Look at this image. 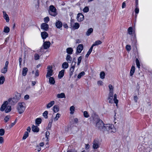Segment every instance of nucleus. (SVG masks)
<instances>
[{
	"instance_id": "obj_1",
	"label": "nucleus",
	"mask_w": 152,
	"mask_h": 152,
	"mask_svg": "<svg viewBox=\"0 0 152 152\" xmlns=\"http://www.w3.org/2000/svg\"><path fill=\"white\" fill-rule=\"evenodd\" d=\"M102 130L103 132L105 133H114L116 131L114 125L110 124H104Z\"/></svg>"
},
{
	"instance_id": "obj_2",
	"label": "nucleus",
	"mask_w": 152,
	"mask_h": 152,
	"mask_svg": "<svg viewBox=\"0 0 152 152\" xmlns=\"http://www.w3.org/2000/svg\"><path fill=\"white\" fill-rule=\"evenodd\" d=\"M8 102L6 101L4 102L0 108V110L3 111L4 110L6 113L10 112L11 110V107L10 105H8Z\"/></svg>"
},
{
	"instance_id": "obj_3",
	"label": "nucleus",
	"mask_w": 152,
	"mask_h": 152,
	"mask_svg": "<svg viewBox=\"0 0 152 152\" xmlns=\"http://www.w3.org/2000/svg\"><path fill=\"white\" fill-rule=\"evenodd\" d=\"M26 108V104L24 102H20L18 103L17 110L20 114L23 113L25 110Z\"/></svg>"
},
{
	"instance_id": "obj_4",
	"label": "nucleus",
	"mask_w": 152,
	"mask_h": 152,
	"mask_svg": "<svg viewBox=\"0 0 152 152\" xmlns=\"http://www.w3.org/2000/svg\"><path fill=\"white\" fill-rule=\"evenodd\" d=\"M113 93H109L108 97V102L110 103H112L113 101L114 103L116 104V106H117L118 101L117 99V95L116 94H114L113 99Z\"/></svg>"
},
{
	"instance_id": "obj_5",
	"label": "nucleus",
	"mask_w": 152,
	"mask_h": 152,
	"mask_svg": "<svg viewBox=\"0 0 152 152\" xmlns=\"http://www.w3.org/2000/svg\"><path fill=\"white\" fill-rule=\"evenodd\" d=\"M20 98V95L18 94L12 98L9 99L8 101L9 103L12 104H14L17 103Z\"/></svg>"
},
{
	"instance_id": "obj_6",
	"label": "nucleus",
	"mask_w": 152,
	"mask_h": 152,
	"mask_svg": "<svg viewBox=\"0 0 152 152\" xmlns=\"http://www.w3.org/2000/svg\"><path fill=\"white\" fill-rule=\"evenodd\" d=\"M127 32L129 34L132 35L133 39L136 41L137 39L136 34L134 33V31L133 30V28L131 26L129 27L128 29Z\"/></svg>"
},
{
	"instance_id": "obj_7",
	"label": "nucleus",
	"mask_w": 152,
	"mask_h": 152,
	"mask_svg": "<svg viewBox=\"0 0 152 152\" xmlns=\"http://www.w3.org/2000/svg\"><path fill=\"white\" fill-rule=\"evenodd\" d=\"M49 9V13L50 15L53 16L56 15L57 14L56 12V9L53 6H50Z\"/></svg>"
},
{
	"instance_id": "obj_8",
	"label": "nucleus",
	"mask_w": 152,
	"mask_h": 152,
	"mask_svg": "<svg viewBox=\"0 0 152 152\" xmlns=\"http://www.w3.org/2000/svg\"><path fill=\"white\" fill-rule=\"evenodd\" d=\"M104 124L102 120H98V121L96 122V126L99 130L103 132L102 129Z\"/></svg>"
},
{
	"instance_id": "obj_9",
	"label": "nucleus",
	"mask_w": 152,
	"mask_h": 152,
	"mask_svg": "<svg viewBox=\"0 0 152 152\" xmlns=\"http://www.w3.org/2000/svg\"><path fill=\"white\" fill-rule=\"evenodd\" d=\"M93 148L95 149L100 147V143L99 140L97 139L94 140L93 142Z\"/></svg>"
},
{
	"instance_id": "obj_10",
	"label": "nucleus",
	"mask_w": 152,
	"mask_h": 152,
	"mask_svg": "<svg viewBox=\"0 0 152 152\" xmlns=\"http://www.w3.org/2000/svg\"><path fill=\"white\" fill-rule=\"evenodd\" d=\"M52 67L50 66H48L47 73L46 75L47 78L50 77L53 75V70L52 69Z\"/></svg>"
},
{
	"instance_id": "obj_11",
	"label": "nucleus",
	"mask_w": 152,
	"mask_h": 152,
	"mask_svg": "<svg viewBox=\"0 0 152 152\" xmlns=\"http://www.w3.org/2000/svg\"><path fill=\"white\" fill-rule=\"evenodd\" d=\"M8 64L9 61H6L4 67L1 69V73L5 74L7 72V71Z\"/></svg>"
},
{
	"instance_id": "obj_12",
	"label": "nucleus",
	"mask_w": 152,
	"mask_h": 152,
	"mask_svg": "<svg viewBox=\"0 0 152 152\" xmlns=\"http://www.w3.org/2000/svg\"><path fill=\"white\" fill-rule=\"evenodd\" d=\"M84 18V15L81 13H79L77 16V19L78 22L83 21Z\"/></svg>"
},
{
	"instance_id": "obj_13",
	"label": "nucleus",
	"mask_w": 152,
	"mask_h": 152,
	"mask_svg": "<svg viewBox=\"0 0 152 152\" xmlns=\"http://www.w3.org/2000/svg\"><path fill=\"white\" fill-rule=\"evenodd\" d=\"M83 45L82 44L78 45L77 48L76 52L78 53H80L83 50Z\"/></svg>"
},
{
	"instance_id": "obj_14",
	"label": "nucleus",
	"mask_w": 152,
	"mask_h": 152,
	"mask_svg": "<svg viewBox=\"0 0 152 152\" xmlns=\"http://www.w3.org/2000/svg\"><path fill=\"white\" fill-rule=\"evenodd\" d=\"M51 43L49 41H46L44 42L43 44V48L45 49L49 48L50 45Z\"/></svg>"
},
{
	"instance_id": "obj_15",
	"label": "nucleus",
	"mask_w": 152,
	"mask_h": 152,
	"mask_svg": "<svg viewBox=\"0 0 152 152\" xmlns=\"http://www.w3.org/2000/svg\"><path fill=\"white\" fill-rule=\"evenodd\" d=\"M41 28L45 31H47L48 28V25L45 23H43L41 25Z\"/></svg>"
},
{
	"instance_id": "obj_16",
	"label": "nucleus",
	"mask_w": 152,
	"mask_h": 152,
	"mask_svg": "<svg viewBox=\"0 0 152 152\" xmlns=\"http://www.w3.org/2000/svg\"><path fill=\"white\" fill-rule=\"evenodd\" d=\"M3 12L4 18L5 20L7 22H8L9 21L10 19L8 15L5 12L3 11Z\"/></svg>"
},
{
	"instance_id": "obj_17",
	"label": "nucleus",
	"mask_w": 152,
	"mask_h": 152,
	"mask_svg": "<svg viewBox=\"0 0 152 152\" xmlns=\"http://www.w3.org/2000/svg\"><path fill=\"white\" fill-rule=\"evenodd\" d=\"M65 70L62 69L59 72L58 77L59 79H61L64 76Z\"/></svg>"
},
{
	"instance_id": "obj_18",
	"label": "nucleus",
	"mask_w": 152,
	"mask_h": 152,
	"mask_svg": "<svg viewBox=\"0 0 152 152\" xmlns=\"http://www.w3.org/2000/svg\"><path fill=\"white\" fill-rule=\"evenodd\" d=\"M32 129L33 132H38L39 131V128L37 126L33 125L32 126Z\"/></svg>"
},
{
	"instance_id": "obj_19",
	"label": "nucleus",
	"mask_w": 152,
	"mask_h": 152,
	"mask_svg": "<svg viewBox=\"0 0 152 152\" xmlns=\"http://www.w3.org/2000/svg\"><path fill=\"white\" fill-rule=\"evenodd\" d=\"M135 67L134 66H132L131 68V69H130V73H129L130 75L131 76H132V75H133V74L135 72Z\"/></svg>"
},
{
	"instance_id": "obj_20",
	"label": "nucleus",
	"mask_w": 152,
	"mask_h": 152,
	"mask_svg": "<svg viewBox=\"0 0 152 152\" xmlns=\"http://www.w3.org/2000/svg\"><path fill=\"white\" fill-rule=\"evenodd\" d=\"M41 35L43 39H45L48 37V33L45 31L41 32Z\"/></svg>"
},
{
	"instance_id": "obj_21",
	"label": "nucleus",
	"mask_w": 152,
	"mask_h": 152,
	"mask_svg": "<svg viewBox=\"0 0 152 152\" xmlns=\"http://www.w3.org/2000/svg\"><path fill=\"white\" fill-rule=\"evenodd\" d=\"M93 29L92 28H90L88 29L86 32V35L88 36H90L91 34L93 32Z\"/></svg>"
},
{
	"instance_id": "obj_22",
	"label": "nucleus",
	"mask_w": 152,
	"mask_h": 152,
	"mask_svg": "<svg viewBox=\"0 0 152 152\" xmlns=\"http://www.w3.org/2000/svg\"><path fill=\"white\" fill-rule=\"evenodd\" d=\"M55 102L53 101H51L48 103L46 106L47 108H50L52 107L54 104Z\"/></svg>"
},
{
	"instance_id": "obj_23",
	"label": "nucleus",
	"mask_w": 152,
	"mask_h": 152,
	"mask_svg": "<svg viewBox=\"0 0 152 152\" xmlns=\"http://www.w3.org/2000/svg\"><path fill=\"white\" fill-rule=\"evenodd\" d=\"M56 26L57 28H60L62 26V23L61 21L58 20L56 22Z\"/></svg>"
},
{
	"instance_id": "obj_24",
	"label": "nucleus",
	"mask_w": 152,
	"mask_h": 152,
	"mask_svg": "<svg viewBox=\"0 0 152 152\" xmlns=\"http://www.w3.org/2000/svg\"><path fill=\"white\" fill-rule=\"evenodd\" d=\"M102 42L100 40H98L95 42L92 45L91 47L93 48L94 46L101 44Z\"/></svg>"
},
{
	"instance_id": "obj_25",
	"label": "nucleus",
	"mask_w": 152,
	"mask_h": 152,
	"mask_svg": "<svg viewBox=\"0 0 152 152\" xmlns=\"http://www.w3.org/2000/svg\"><path fill=\"white\" fill-rule=\"evenodd\" d=\"M49 82L51 84L53 85L55 83V81L53 77H49Z\"/></svg>"
},
{
	"instance_id": "obj_26",
	"label": "nucleus",
	"mask_w": 152,
	"mask_h": 152,
	"mask_svg": "<svg viewBox=\"0 0 152 152\" xmlns=\"http://www.w3.org/2000/svg\"><path fill=\"white\" fill-rule=\"evenodd\" d=\"M28 71V69L26 67H24L22 71V75L23 76H25L26 75Z\"/></svg>"
},
{
	"instance_id": "obj_27",
	"label": "nucleus",
	"mask_w": 152,
	"mask_h": 152,
	"mask_svg": "<svg viewBox=\"0 0 152 152\" xmlns=\"http://www.w3.org/2000/svg\"><path fill=\"white\" fill-rule=\"evenodd\" d=\"M70 113L71 115H72L74 113L75 111V107L73 106H72L70 108Z\"/></svg>"
},
{
	"instance_id": "obj_28",
	"label": "nucleus",
	"mask_w": 152,
	"mask_h": 152,
	"mask_svg": "<svg viewBox=\"0 0 152 152\" xmlns=\"http://www.w3.org/2000/svg\"><path fill=\"white\" fill-rule=\"evenodd\" d=\"M69 67L68 63L66 62L63 63L62 64V68L64 69H66Z\"/></svg>"
},
{
	"instance_id": "obj_29",
	"label": "nucleus",
	"mask_w": 152,
	"mask_h": 152,
	"mask_svg": "<svg viewBox=\"0 0 152 152\" xmlns=\"http://www.w3.org/2000/svg\"><path fill=\"white\" fill-rule=\"evenodd\" d=\"M66 52L69 54H72V53L73 50L71 48H68L66 50Z\"/></svg>"
},
{
	"instance_id": "obj_30",
	"label": "nucleus",
	"mask_w": 152,
	"mask_h": 152,
	"mask_svg": "<svg viewBox=\"0 0 152 152\" xmlns=\"http://www.w3.org/2000/svg\"><path fill=\"white\" fill-rule=\"evenodd\" d=\"M57 97L58 98H62L65 97V95L64 93L58 94L57 95Z\"/></svg>"
},
{
	"instance_id": "obj_31",
	"label": "nucleus",
	"mask_w": 152,
	"mask_h": 152,
	"mask_svg": "<svg viewBox=\"0 0 152 152\" xmlns=\"http://www.w3.org/2000/svg\"><path fill=\"white\" fill-rule=\"evenodd\" d=\"M53 111L55 113H57L59 111V107L58 106L55 105L53 107Z\"/></svg>"
},
{
	"instance_id": "obj_32",
	"label": "nucleus",
	"mask_w": 152,
	"mask_h": 152,
	"mask_svg": "<svg viewBox=\"0 0 152 152\" xmlns=\"http://www.w3.org/2000/svg\"><path fill=\"white\" fill-rule=\"evenodd\" d=\"M93 48L91 46L89 49L88 51V52L87 54L86 55V57L87 58L88 57L90 54L91 53L92 51Z\"/></svg>"
},
{
	"instance_id": "obj_33",
	"label": "nucleus",
	"mask_w": 152,
	"mask_h": 152,
	"mask_svg": "<svg viewBox=\"0 0 152 152\" xmlns=\"http://www.w3.org/2000/svg\"><path fill=\"white\" fill-rule=\"evenodd\" d=\"M72 58L69 55H67L66 58V60L68 63H70L72 60Z\"/></svg>"
},
{
	"instance_id": "obj_34",
	"label": "nucleus",
	"mask_w": 152,
	"mask_h": 152,
	"mask_svg": "<svg viewBox=\"0 0 152 152\" xmlns=\"http://www.w3.org/2000/svg\"><path fill=\"white\" fill-rule=\"evenodd\" d=\"M42 122V119L41 118H37L35 120V123L37 125H39Z\"/></svg>"
},
{
	"instance_id": "obj_35",
	"label": "nucleus",
	"mask_w": 152,
	"mask_h": 152,
	"mask_svg": "<svg viewBox=\"0 0 152 152\" xmlns=\"http://www.w3.org/2000/svg\"><path fill=\"white\" fill-rule=\"evenodd\" d=\"M80 27L79 24L77 23H75L73 26V28L75 29H77Z\"/></svg>"
},
{
	"instance_id": "obj_36",
	"label": "nucleus",
	"mask_w": 152,
	"mask_h": 152,
	"mask_svg": "<svg viewBox=\"0 0 152 152\" xmlns=\"http://www.w3.org/2000/svg\"><path fill=\"white\" fill-rule=\"evenodd\" d=\"M85 75V72H82L80 73L77 76V78L78 79H80L83 76Z\"/></svg>"
},
{
	"instance_id": "obj_37",
	"label": "nucleus",
	"mask_w": 152,
	"mask_h": 152,
	"mask_svg": "<svg viewBox=\"0 0 152 152\" xmlns=\"http://www.w3.org/2000/svg\"><path fill=\"white\" fill-rule=\"evenodd\" d=\"M5 81V78L3 76H1L0 77V84H3Z\"/></svg>"
},
{
	"instance_id": "obj_38",
	"label": "nucleus",
	"mask_w": 152,
	"mask_h": 152,
	"mask_svg": "<svg viewBox=\"0 0 152 152\" xmlns=\"http://www.w3.org/2000/svg\"><path fill=\"white\" fill-rule=\"evenodd\" d=\"M105 76V74L104 72H100V77L101 79H103L104 78Z\"/></svg>"
},
{
	"instance_id": "obj_39",
	"label": "nucleus",
	"mask_w": 152,
	"mask_h": 152,
	"mask_svg": "<svg viewBox=\"0 0 152 152\" xmlns=\"http://www.w3.org/2000/svg\"><path fill=\"white\" fill-rule=\"evenodd\" d=\"M28 136V133L27 132H25L23 137V140L26 139Z\"/></svg>"
},
{
	"instance_id": "obj_40",
	"label": "nucleus",
	"mask_w": 152,
	"mask_h": 152,
	"mask_svg": "<svg viewBox=\"0 0 152 152\" xmlns=\"http://www.w3.org/2000/svg\"><path fill=\"white\" fill-rule=\"evenodd\" d=\"M10 30V28L8 27L7 26H5L4 27V31L5 33H8L9 32Z\"/></svg>"
},
{
	"instance_id": "obj_41",
	"label": "nucleus",
	"mask_w": 152,
	"mask_h": 152,
	"mask_svg": "<svg viewBox=\"0 0 152 152\" xmlns=\"http://www.w3.org/2000/svg\"><path fill=\"white\" fill-rule=\"evenodd\" d=\"M134 12H135V16L137 17V14L139 13V9L138 7H135Z\"/></svg>"
},
{
	"instance_id": "obj_42",
	"label": "nucleus",
	"mask_w": 152,
	"mask_h": 152,
	"mask_svg": "<svg viewBox=\"0 0 152 152\" xmlns=\"http://www.w3.org/2000/svg\"><path fill=\"white\" fill-rule=\"evenodd\" d=\"M48 113L47 111H45L43 113V116L45 118H48Z\"/></svg>"
},
{
	"instance_id": "obj_43",
	"label": "nucleus",
	"mask_w": 152,
	"mask_h": 152,
	"mask_svg": "<svg viewBox=\"0 0 152 152\" xmlns=\"http://www.w3.org/2000/svg\"><path fill=\"white\" fill-rule=\"evenodd\" d=\"M82 56H80L77 59V65L78 66H79L80 63L81 62V60L82 59Z\"/></svg>"
},
{
	"instance_id": "obj_44",
	"label": "nucleus",
	"mask_w": 152,
	"mask_h": 152,
	"mask_svg": "<svg viewBox=\"0 0 152 152\" xmlns=\"http://www.w3.org/2000/svg\"><path fill=\"white\" fill-rule=\"evenodd\" d=\"M136 65H137V67L139 69H140V62H139V60L137 58L136 59Z\"/></svg>"
},
{
	"instance_id": "obj_45",
	"label": "nucleus",
	"mask_w": 152,
	"mask_h": 152,
	"mask_svg": "<svg viewBox=\"0 0 152 152\" xmlns=\"http://www.w3.org/2000/svg\"><path fill=\"white\" fill-rule=\"evenodd\" d=\"M50 135L49 132L48 131H47L45 133V137L47 139V141H48L49 139L48 137Z\"/></svg>"
},
{
	"instance_id": "obj_46",
	"label": "nucleus",
	"mask_w": 152,
	"mask_h": 152,
	"mask_svg": "<svg viewBox=\"0 0 152 152\" xmlns=\"http://www.w3.org/2000/svg\"><path fill=\"white\" fill-rule=\"evenodd\" d=\"M61 115L58 113H57L56 115V117L54 118V120L55 121H57L58 118L60 117Z\"/></svg>"
},
{
	"instance_id": "obj_47",
	"label": "nucleus",
	"mask_w": 152,
	"mask_h": 152,
	"mask_svg": "<svg viewBox=\"0 0 152 152\" xmlns=\"http://www.w3.org/2000/svg\"><path fill=\"white\" fill-rule=\"evenodd\" d=\"M39 56L37 53H35L34 56V58L35 60H38L39 58Z\"/></svg>"
},
{
	"instance_id": "obj_48",
	"label": "nucleus",
	"mask_w": 152,
	"mask_h": 152,
	"mask_svg": "<svg viewBox=\"0 0 152 152\" xmlns=\"http://www.w3.org/2000/svg\"><path fill=\"white\" fill-rule=\"evenodd\" d=\"M5 133V131L4 129H0V136H3Z\"/></svg>"
},
{
	"instance_id": "obj_49",
	"label": "nucleus",
	"mask_w": 152,
	"mask_h": 152,
	"mask_svg": "<svg viewBox=\"0 0 152 152\" xmlns=\"http://www.w3.org/2000/svg\"><path fill=\"white\" fill-rule=\"evenodd\" d=\"M126 48L127 51H129L131 49V46L130 45H127L126 46Z\"/></svg>"
},
{
	"instance_id": "obj_50",
	"label": "nucleus",
	"mask_w": 152,
	"mask_h": 152,
	"mask_svg": "<svg viewBox=\"0 0 152 152\" xmlns=\"http://www.w3.org/2000/svg\"><path fill=\"white\" fill-rule=\"evenodd\" d=\"M83 115L85 118H88L89 116V115L88 112L87 111H84L83 113Z\"/></svg>"
},
{
	"instance_id": "obj_51",
	"label": "nucleus",
	"mask_w": 152,
	"mask_h": 152,
	"mask_svg": "<svg viewBox=\"0 0 152 152\" xmlns=\"http://www.w3.org/2000/svg\"><path fill=\"white\" fill-rule=\"evenodd\" d=\"M41 148L39 145H37L36 147V150H37L38 152H39L41 150Z\"/></svg>"
},
{
	"instance_id": "obj_52",
	"label": "nucleus",
	"mask_w": 152,
	"mask_h": 152,
	"mask_svg": "<svg viewBox=\"0 0 152 152\" xmlns=\"http://www.w3.org/2000/svg\"><path fill=\"white\" fill-rule=\"evenodd\" d=\"M74 69L70 68V72L69 73V75L71 76L73 74V73L74 72Z\"/></svg>"
},
{
	"instance_id": "obj_53",
	"label": "nucleus",
	"mask_w": 152,
	"mask_h": 152,
	"mask_svg": "<svg viewBox=\"0 0 152 152\" xmlns=\"http://www.w3.org/2000/svg\"><path fill=\"white\" fill-rule=\"evenodd\" d=\"M10 116L9 115L6 116L4 118V120L5 122H7L9 119Z\"/></svg>"
},
{
	"instance_id": "obj_54",
	"label": "nucleus",
	"mask_w": 152,
	"mask_h": 152,
	"mask_svg": "<svg viewBox=\"0 0 152 152\" xmlns=\"http://www.w3.org/2000/svg\"><path fill=\"white\" fill-rule=\"evenodd\" d=\"M35 77H37L39 75V71L38 69H36L35 73Z\"/></svg>"
},
{
	"instance_id": "obj_55",
	"label": "nucleus",
	"mask_w": 152,
	"mask_h": 152,
	"mask_svg": "<svg viewBox=\"0 0 152 152\" xmlns=\"http://www.w3.org/2000/svg\"><path fill=\"white\" fill-rule=\"evenodd\" d=\"M73 63H74V62H73V61L72 62V65L71 66V68L75 69V64H76V62H74V64H73Z\"/></svg>"
},
{
	"instance_id": "obj_56",
	"label": "nucleus",
	"mask_w": 152,
	"mask_h": 152,
	"mask_svg": "<svg viewBox=\"0 0 152 152\" xmlns=\"http://www.w3.org/2000/svg\"><path fill=\"white\" fill-rule=\"evenodd\" d=\"M89 11V9L88 7H85L83 10V11L85 12H87Z\"/></svg>"
},
{
	"instance_id": "obj_57",
	"label": "nucleus",
	"mask_w": 152,
	"mask_h": 152,
	"mask_svg": "<svg viewBox=\"0 0 152 152\" xmlns=\"http://www.w3.org/2000/svg\"><path fill=\"white\" fill-rule=\"evenodd\" d=\"M44 21L45 23H48L49 21V18L48 17H46L44 18Z\"/></svg>"
},
{
	"instance_id": "obj_58",
	"label": "nucleus",
	"mask_w": 152,
	"mask_h": 152,
	"mask_svg": "<svg viewBox=\"0 0 152 152\" xmlns=\"http://www.w3.org/2000/svg\"><path fill=\"white\" fill-rule=\"evenodd\" d=\"M97 84L99 86H102L103 85V82L101 80L97 82Z\"/></svg>"
},
{
	"instance_id": "obj_59",
	"label": "nucleus",
	"mask_w": 152,
	"mask_h": 152,
	"mask_svg": "<svg viewBox=\"0 0 152 152\" xmlns=\"http://www.w3.org/2000/svg\"><path fill=\"white\" fill-rule=\"evenodd\" d=\"M4 142V139L1 136H0V144H2Z\"/></svg>"
},
{
	"instance_id": "obj_60",
	"label": "nucleus",
	"mask_w": 152,
	"mask_h": 152,
	"mask_svg": "<svg viewBox=\"0 0 152 152\" xmlns=\"http://www.w3.org/2000/svg\"><path fill=\"white\" fill-rule=\"evenodd\" d=\"M135 7H138V0H136Z\"/></svg>"
},
{
	"instance_id": "obj_61",
	"label": "nucleus",
	"mask_w": 152,
	"mask_h": 152,
	"mask_svg": "<svg viewBox=\"0 0 152 152\" xmlns=\"http://www.w3.org/2000/svg\"><path fill=\"white\" fill-rule=\"evenodd\" d=\"M134 100L135 102H137L138 99V97L137 96H135L134 97Z\"/></svg>"
},
{
	"instance_id": "obj_62",
	"label": "nucleus",
	"mask_w": 152,
	"mask_h": 152,
	"mask_svg": "<svg viewBox=\"0 0 152 152\" xmlns=\"http://www.w3.org/2000/svg\"><path fill=\"white\" fill-rule=\"evenodd\" d=\"M126 7V4L125 2H124L123 3L122 6V8H124L125 7Z\"/></svg>"
},
{
	"instance_id": "obj_63",
	"label": "nucleus",
	"mask_w": 152,
	"mask_h": 152,
	"mask_svg": "<svg viewBox=\"0 0 152 152\" xmlns=\"http://www.w3.org/2000/svg\"><path fill=\"white\" fill-rule=\"evenodd\" d=\"M29 98V96L28 95H26L24 96V99L25 100H27Z\"/></svg>"
},
{
	"instance_id": "obj_64",
	"label": "nucleus",
	"mask_w": 152,
	"mask_h": 152,
	"mask_svg": "<svg viewBox=\"0 0 152 152\" xmlns=\"http://www.w3.org/2000/svg\"><path fill=\"white\" fill-rule=\"evenodd\" d=\"M22 61V58H20L19 59V65L20 66L21 65V62Z\"/></svg>"
}]
</instances>
